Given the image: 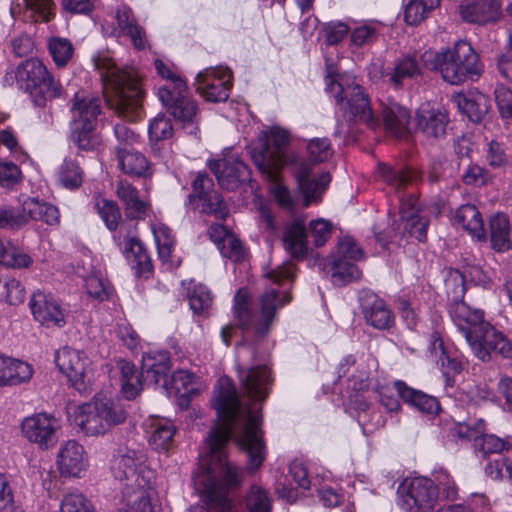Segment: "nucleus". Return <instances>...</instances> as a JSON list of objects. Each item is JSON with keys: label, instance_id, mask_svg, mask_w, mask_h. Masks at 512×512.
Returning a JSON list of instances; mask_svg holds the SVG:
<instances>
[{"label": "nucleus", "instance_id": "obj_8", "mask_svg": "<svg viewBox=\"0 0 512 512\" xmlns=\"http://www.w3.org/2000/svg\"><path fill=\"white\" fill-rule=\"evenodd\" d=\"M327 90L333 94L336 103L344 109V116L352 122L362 123L371 129L379 127L380 122L375 116L368 95L354 79L346 77L340 81L330 79Z\"/></svg>", "mask_w": 512, "mask_h": 512}, {"label": "nucleus", "instance_id": "obj_43", "mask_svg": "<svg viewBox=\"0 0 512 512\" xmlns=\"http://www.w3.org/2000/svg\"><path fill=\"white\" fill-rule=\"evenodd\" d=\"M84 173L76 160L66 158L56 172L57 182L66 189H77L83 182Z\"/></svg>", "mask_w": 512, "mask_h": 512}, {"label": "nucleus", "instance_id": "obj_62", "mask_svg": "<svg viewBox=\"0 0 512 512\" xmlns=\"http://www.w3.org/2000/svg\"><path fill=\"white\" fill-rule=\"evenodd\" d=\"M246 506L248 512H270L271 502L267 493L260 487H251L247 497Z\"/></svg>", "mask_w": 512, "mask_h": 512}, {"label": "nucleus", "instance_id": "obj_13", "mask_svg": "<svg viewBox=\"0 0 512 512\" xmlns=\"http://www.w3.org/2000/svg\"><path fill=\"white\" fill-rule=\"evenodd\" d=\"M33 319L47 329H61L67 324L68 310L51 293L34 292L29 301Z\"/></svg>", "mask_w": 512, "mask_h": 512}, {"label": "nucleus", "instance_id": "obj_16", "mask_svg": "<svg viewBox=\"0 0 512 512\" xmlns=\"http://www.w3.org/2000/svg\"><path fill=\"white\" fill-rule=\"evenodd\" d=\"M293 174L296 178L298 189L304 198L303 205L305 207L318 202L331 181L329 173L323 172L317 177L314 176L312 165L305 161L295 164Z\"/></svg>", "mask_w": 512, "mask_h": 512}, {"label": "nucleus", "instance_id": "obj_61", "mask_svg": "<svg viewBox=\"0 0 512 512\" xmlns=\"http://www.w3.org/2000/svg\"><path fill=\"white\" fill-rule=\"evenodd\" d=\"M486 430V424L483 419H478L473 424L459 422L456 423L451 428V433L453 436L458 437L461 440H469L473 441V445L475 444V439L478 437L479 433H482Z\"/></svg>", "mask_w": 512, "mask_h": 512}, {"label": "nucleus", "instance_id": "obj_40", "mask_svg": "<svg viewBox=\"0 0 512 512\" xmlns=\"http://www.w3.org/2000/svg\"><path fill=\"white\" fill-rule=\"evenodd\" d=\"M23 209L30 220L42 221L48 225L59 222V211L51 204L40 202L36 198H28L23 202Z\"/></svg>", "mask_w": 512, "mask_h": 512}, {"label": "nucleus", "instance_id": "obj_58", "mask_svg": "<svg viewBox=\"0 0 512 512\" xmlns=\"http://www.w3.org/2000/svg\"><path fill=\"white\" fill-rule=\"evenodd\" d=\"M148 133L152 142L169 139L173 135V126L170 119L165 115L158 114L150 121Z\"/></svg>", "mask_w": 512, "mask_h": 512}, {"label": "nucleus", "instance_id": "obj_35", "mask_svg": "<svg viewBox=\"0 0 512 512\" xmlns=\"http://www.w3.org/2000/svg\"><path fill=\"white\" fill-rule=\"evenodd\" d=\"M489 231L491 246L495 251L504 252L511 249V226L506 214L498 212L492 215L489 219Z\"/></svg>", "mask_w": 512, "mask_h": 512}, {"label": "nucleus", "instance_id": "obj_60", "mask_svg": "<svg viewBox=\"0 0 512 512\" xmlns=\"http://www.w3.org/2000/svg\"><path fill=\"white\" fill-rule=\"evenodd\" d=\"M22 181L20 167L12 161L0 159V187L12 189Z\"/></svg>", "mask_w": 512, "mask_h": 512}, {"label": "nucleus", "instance_id": "obj_38", "mask_svg": "<svg viewBox=\"0 0 512 512\" xmlns=\"http://www.w3.org/2000/svg\"><path fill=\"white\" fill-rule=\"evenodd\" d=\"M473 447L475 452L481 454L482 457L508 452L512 449V437L501 438L495 434H487L484 431L478 434Z\"/></svg>", "mask_w": 512, "mask_h": 512}, {"label": "nucleus", "instance_id": "obj_22", "mask_svg": "<svg viewBox=\"0 0 512 512\" xmlns=\"http://www.w3.org/2000/svg\"><path fill=\"white\" fill-rule=\"evenodd\" d=\"M115 193L122 202L125 215L129 219H144L152 211L150 201L141 197L139 191L127 181H118Z\"/></svg>", "mask_w": 512, "mask_h": 512}, {"label": "nucleus", "instance_id": "obj_26", "mask_svg": "<svg viewBox=\"0 0 512 512\" xmlns=\"http://www.w3.org/2000/svg\"><path fill=\"white\" fill-rule=\"evenodd\" d=\"M71 101V124L96 126L98 116L101 113L99 98L84 91H79L74 95Z\"/></svg>", "mask_w": 512, "mask_h": 512}, {"label": "nucleus", "instance_id": "obj_10", "mask_svg": "<svg viewBox=\"0 0 512 512\" xmlns=\"http://www.w3.org/2000/svg\"><path fill=\"white\" fill-rule=\"evenodd\" d=\"M398 506L404 512H429L438 493L435 483L426 477L404 479L397 488Z\"/></svg>", "mask_w": 512, "mask_h": 512}, {"label": "nucleus", "instance_id": "obj_24", "mask_svg": "<svg viewBox=\"0 0 512 512\" xmlns=\"http://www.w3.org/2000/svg\"><path fill=\"white\" fill-rule=\"evenodd\" d=\"M400 219L404 225L405 232L420 242L426 240V231L429 224L428 219L419 215L418 200L414 196L401 199Z\"/></svg>", "mask_w": 512, "mask_h": 512}, {"label": "nucleus", "instance_id": "obj_50", "mask_svg": "<svg viewBox=\"0 0 512 512\" xmlns=\"http://www.w3.org/2000/svg\"><path fill=\"white\" fill-rule=\"evenodd\" d=\"M95 208L109 230H115L121 220V213L118 205L105 198L95 199Z\"/></svg>", "mask_w": 512, "mask_h": 512}, {"label": "nucleus", "instance_id": "obj_9", "mask_svg": "<svg viewBox=\"0 0 512 512\" xmlns=\"http://www.w3.org/2000/svg\"><path fill=\"white\" fill-rule=\"evenodd\" d=\"M125 407L111 399L95 398L80 405L75 414V422L87 435H102L114 426L126 421Z\"/></svg>", "mask_w": 512, "mask_h": 512}, {"label": "nucleus", "instance_id": "obj_55", "mask_svg": "<svg viewBox=\"0 0 512 512\" xmlns=\"http://www.w3.org/2000/svg\"><path fill=\"white\" fill-rule=\"evenodd\" d=\"M486 475L495 481H507L512 484V459L500 458L487 463Z\"/></svg>", "mask_w": 512, "mask_h": 512}, {"label": "nucleus", "instance_id": "obj_36", "mask_svg": "<svg viewBox=\"0 0 512 512\" xmlns=\"http://www.w3.org/2000/svg\"><path fill=\"white\" fill-rule=\"evenodd\" d=\"M362 307L366 321L373 327L386 329L393 323L392 312L387 308L384 301L375 295L366 298Z\"/></svg>", "mask_w": 512, "mask_h": 512}, {"label": "nucleus", "instance_id": "obj_23", "mask_svg": "<svg viewBox=\"0 0 512 512\" xmlns=\"http://www.w3.org/2000/svg\"><path fill=\"white\" fill-rule=\"evenodd\" d=\"M416 128L428 139H439L446 133L448 117L445 113L422 104L416 112Z\"/></svg>", "mask_w": 512, "mask_h": 512}, {"label": "nucleus", "instance_id": "obj_5", "mask_svg": "<svg viewBox=\"0 0 512 512\" xmlns=\"http://www.w3.org/2000/svg\"><path fill=\"white\" fill-rule=\"evenodd\" d=\"M290 301L288 292L271 288L260 294L250 309L249 294L240 289L234 297V317L241 327L251 329L256 336L262 337L277 320L278 311Z\"/></svg>", "mask_w": 512, "mask_h": 512}, {"label": "nucleus", "instance_id": "obj_1", "mask_svg": "<svg viewBox=\"0 0 512 512\" xmlns=\"http://www.w3.org/2000/svg\"><path fill=\"white\" fill-rule=\"evenodd\" d=\"M213 407L219 422L207 436L208 477L201 495L209 509L215 512H233V504L227 494L229 490L241 485L243 472L239 466L227 459L225 447L234 429V440L248 457L247 471L255 473L266 458V448L259 428L260 415L251 406L243 407L236 388L228 377L218 380Z\"/></svg>", "mask_w": 512, "mask_h": 512}, {"label": "nucleus", "instance_id": "obj_44", "mask_svg": "<svg viewBox=\"0 0 512 512\" xmlns=\"http://www.w3.org/2000/svg\"><path fill=\"white\" fill-rule=\"evenodd\" d=\"M440 0H410L405 6L404 20L409 25H417L428 17Z\"/></svg>", "mask_w": 512, "mask_h": 512}, {"label": "nucleus", "instance_id": "obj_11", "mask_svg": "<svg viewBox=\"0 0 512 512\" xmlns=\"http://www.w3.org/2000/svg\"><path fill=\"white\" fill-rule=\"evenodd\" d=\"M54 362L77 391L89 390L93 376L91 360L83 351L67 346L60 348L55 352Z\"/></svg>", "mask_w": 512, "mask_h": 512}, {"label": "nucleus", "instance_id": "obj_31", "mask_svg": "<svg viewBox=\"0 0 512 512\" xmlns=\"http://www.w3.org/2000/svg\"><path fill=\"white\" fill-rule=\"evenodd\" d=\"M455 224L461 226L473 238L479 241L486 239V232L481 213L471 204L460 206L454 214Z\"/></svg>", "mask_w": 512, "mask_h": 512}, {"label": "nucleus", "instance_id": "obj_53", "mask_svg": "<svg viewBox=\"0 0 512 512\" xmlns=\"http://www.w3.org/2000/svg\"><path fill=\"white\" fill-rule=\"evenodd\" d=\"M378 176L392 189L398 191L411 180L410 173L405 170H394L385 164H379Z\"/></svg>", "mask_w": 512, "mask_h": 512}, {"label": "nucleus", "instance_id": "obj_6", "mask_svg": "<svg viewBox=\"0 0 512 512\" xmlns=\"http://www.w3.org/2000/svg\"><path fill=\"white\" fill-rule=\"evenodd\" d=\"M422 60L427 67L438 71L442 79L452 85H460L468 79L475 80L483 72L478 54L466 41H457L453 47L438 53L426 51Z\"/></svg>", "mask_w": 512, "mask_h": 512}, {"label": "nucleus", "instance_id": "obj_54", "mask_svg": "<svg viewBox=\"0 0 512 512\" xmlns=\"http://www.w3.org/2000/svg\"><path fill=\"white\" fill-rule=\"evenodd\" d=\"M332 258L359 261L364 258V253L356 240L346 235L339 239Z\"/></svg>", "mask_w": 512, "mask_h": 512}, {"label": "nucleus", "instance_id": "obj_18", "mask_svg": "<svg viewBox=\"0 0 512 512\" xmlns=\"http://www.w3.org/2000/svg\"><path fill=\"white\" fill-rule=\"evenodd\" d=\"M56 464L62 477L80 478L88 469V455L81 444L68 440L60 447Z\"/></svg>", "mask_w": 512, "mask_h": 512}, {"label": "nucleus", "instance_id": "obj_64", "mask_svg": "<svg viewBox=\"0 0 512 512\" xmlns=\"http://www.w3.org/2000/svg\"><path fill=\"white\" fill-rule=\"evenodd\" d=\"M494 95L501 117L512 123V90L504 85H498Z\"/></svg>", "mask_w": 512, "mask_h": 512}, {"label": "nucleus", "instance_id": "obj_30", "mask_svg": "<svg viewBox=\"0 0 512 512\" xmlns=\"http://www.w3.org/2000/svg\"><path fill=\"white\" fill-rule=\"evenodd\" d=\"M382 118L386 130L396 136L404 137L408 133L409 111L396 102H389L382 107Z\"/></svg>", "mask_w": 512, "mask_h": 512}, {"label": "nucleus", "instance_id": "obj_4", "mask_svg": "<svg viewBox=\"0 0 512 512\" xmlns=\"http://www.w3.org/2000/svg\"><path fill=\"white\" fill-rule=\"evenodd\" d=\"M111 472L122 485L121 493L127 506L134 512H148L155 474L146 465L145 455L128 447H120L111 460Z\"/></svg>", "mask_w": 512, "mask_h": 512}, {"label": "nucleus", "instance_id": "obj_27", "mask_svg": "<svg viewBox=\"0 0 512 512\" xmlns=\"http://www.w3.org/2000/svg\"><path fill=\"white\" fill-rule=\"evenodd\" d=\"M33 373V367L29 363L0 354V387L27 383Z\"/></svg>", "mask_w": 512, "mask_h": 512}, {"label": "nucleus", "instance_id": "obj_56", "mask_svg": "<svg viewBox=\"0 0 512 512\" xmlns=\"http://www.w3.org/2000/svg\"><path fill=\"white\" fill-rule=\"evenodd\" d=\"M0 297L11 306H18L24 302L25 288L20 281L9 278L1 287Z\"/></svg>", "mask_w": 512, "mask_h": 512}, {"label": "nucleus", "instance_id": "obj_33", "mask_svg": "<svg viewBox=\"0 0 512 512\" xmlns=\"http://www.w3.org/2000/svg\"><path fill=\"white\" fill-rule=\"evenodd\" d=\"M116 20L121 33L127 35L135 48L144 49L147 45L146 33L137 24L132 10L128 6H121L116 11Z\"/></svg>", "mask_w": 512, "mask_h": 512}, {"label": "nucleus", "instance_id": "obj_28", "mask_svg": "<svg viewBox=\"0 0 512 512\" xmlns=\"http://www.w3.org/2000/svg\"><path fill=\"white\" fill-rule=\"evenodd\" d=\"M500 6L494 0H473L460 6V14L463 20L485 24L498 18Z\"/></svg>", "mask_w": 512, "mask_h": 512}, {"label": "nucleus", "instance_id": "obj_25", "mask_svg": "<svg viewBox=\"0 0 512 512\" xmlns=\"http://www.w3.org/2000/svg\"><path fill=\"white\" fill-rule=\"evenodd\" d=\"M157 246L158 257L166 266L172 270L180 266V259L173 255L176 239L171 229L161 221L155 220L150 224Z\"/></svg>", "mask_w": 512, "mask_h": 512}, {"label": "nucleus", "instance_id": "obj_41", "mask_svg": "<svg viewBox=\"0 0 512 512\" xmlns=\"http://www.w3.org/2000/svg\"><path fill=\"white\" fill-rule=\"evenodd\" d=\"M117 159L120 169L131 176H145L149 169L146 157L139 152L127 151L118 147Z\"/></svg>", "mask_w": 512, "mask_h": 512}, {"label": "nucleus", "instance_id": "obj_49", "mask_svg": "<svg viewBox=\"0 0 512 512\" xmlns=\"http://www.w3.org/2000/svg\"><path fill=\"white\" fill-rule=\"evenodd\" d=\"M49 52L58 67L68 64L74 54V47L70 40L62 37H52L48 42Z\"/></svg>", "mask_w": 512, "mask_h": 512}, {"label": "nucleus", "instance_id": "obj_15", "mask_svg": "<svg viewBox=\"0 0 512 512\" xmlns=\"http://www.w3.org/2000/svg\"><path fill=\"white\" fill-rule=\"evenodd\" d=\"M23 436L42 449H48L57 441L59 420L48 413H36L26 417L21 425Z\"/></svg>", "mask_w": 512, "mask_h": 512}, {"label": "nucleus", "instance_id": "obj_29", "mask_svg": "<svg viewBox=\"0 0 512 512\" xmlns=\"http://www.w3.org/2000/svg\"><path fill=\"white\" fill-rule=\"evenodd\" d=\"M394 388L403 401L412 405L420 412L429 415L438 413L440 405L435 397L427 395L421 391L414 390L408 387L403 381H396L394 383Z\"/></svg>", "mask_w": 512, "mask_h": 512}, {"label": "nucleus", "instance_id": "obj_14", "mask_svg": "<svg viewBox=\"0 0 512 512\" xmlns=\"http://www.w3.org/2000/svg\"><path fill=\"white\" fill-rule=\"evenodd\" d=\"M232 79V72L227 67L206 68L196 76V91L208 102H223L229 97Z\"/></svg>", "mask_w": 512, "mask_h": 512}, {"label": "nucleus", "instance_id": "obj_46", "mask_svg": "<svg viewBox=\"0 0 512 512\" xmlns=\"http://www.w3.org/2000/svg\"><path fill=\"white\" fill-rule=\"evenodd\" d=\"M375 365V359L372 357H360L356 360V365L350 373L348 381L352 383L354 390L363 391L370 385L371 368Z\"/></svg>", "mask_w": 512, "mask_h": 512}, {"label": "nucleus", "instance_id": "obj_57", "mask_svg": "<svg viewBox=\"0 0 512 512\" xmlns=\"http://www.w3.org/2000/svg\"><path fill=\"white\" fill-rule=\"evenodd\" d=\"M85 288L88 295L96 300H107L110 288L106 279L99 273H91L85 278Z\"/></svg>", "mask_w": 512, "mask_h": 512}, {"label": "nucleus", "instance_id": "obj_12", "mask_svg": "<svg viewBox=\"0 0 512 512\" xmlns=\"http://www.w3.org/2000/svg\"><path fill=\"white\" fill-rule=\"evenodd\" d=\"M158 98L167 107L171 115L183 124L189 134L198 131V106L195 100L188 95V90H172L163 86L158 89Z\"/></svg>", "mask_w": 512, "mask_h": 512}, {"label": "nucleus", "instance_id": "obj_17", "mask_svg": "<svg viewBox=\"0 0 512 512\" xmlns=\"http://www.w3.org/2000/svg\"><path fill=\"white\" fill-rule=\"evenodd\" d=\"M209 168L219 185L227 190L233 191L250 181V170L247 165L233 156L212 160L209 162Z\"/></svg>", "mask_w": 512, "mask_h": 512}, {"label": "nucleus", "instance_id": "obj_20", "mask_svg": "<svg viewBox=\"0 0 512 512\" xmlns=\"http://www.w3.org/2000/svg\"><path fill=\"white\" fill-rule=\"evenodd\" d=\"M239 379L244 394L254 401L265 400L273 384L272 373L266 365L255 366L247 371L242 370Z\"/></svg>", "mask_w": 512, "mask_h": 512}, {"label": "nucleus", "instance_id": "obj_42", "mask_svg": "<svg viewBox=\"0 0 512 512\" xmlns=\"http://www.w3.org/2000/svg\"><path fill=\"white\" fill-rule=\"evenodd\" d=\"M62 95L63 87L61 83L49 73L29 97L35 106L45 107L49 101L60 98Z\"/></svg>", "mask_w": 512, "mask_h": 512}, {"label": "nucleus", "instance_id": "obj_32", "mask_svg": "<svg viewBox=\"0 0 512 512\" xmlns=\"http://www.w3.org/2000/svg\"><path fill=\"white\" fill-rule=\"evenodd\" d=\"M454 101L463 114L471 121L479 122L489 111V98L481 92H471L469 95L456 94Z\"/></svg>", "mask_w": 512, "mask_h": 512}, {"label": "nucleus", "instance_id": "obj_19", "mask_svg": "<svg viewBox=\"0 0 512 512\" xmlns=\"http://www.w3.org/2000/svg\"><path fill=\"white\" fill-rule=\"evenodd\" d=\"M50 72L38 58H29L11 69L5 75V81L13 84L15 81L17 86L29 95L34 89L45 80Z\"/></svg>", "mask_w": 512, "mask_h": 512}, {"label": "nucleus", "instance_id": "obj_48", "mask_svg": "<svg viewBox=\"0 0 512 512\" xmlns=\"http://www.w3.org/2000/svg\"><path fill=\"white\" fill-rule=\"evenodd\" d=\"M31 263L32 260L29 255L10 244L6 245L0 240V264L11 268H26Z\"/></svg>", "mask_w": 512, "mask_h": 512}, {"label": "nucleus", "instance_id": "obj_37", "mask_svg": "<svg viewBox=\"0 0 512 512\" xmlns=\"http://www.w3.org/2000/svg\"><path fill=\"white\" fill-rule=\"evenodd\" d=\"M149 428V444L155 450L167 451L173 443L176 431L174 424L168 419L155 418L151 421Z\"/></svg>", "mask_w": 512, "mask_h": 512}, {"label": "nucleus", "instance_id": "obj_34", "mask_svg": "<svg viewBox=\"0 0 512 512\" xmlns=\"http://www.w3.org/2000/svg\"><path fill=\"white\" fill-rule=\"evenodd\" d=\"M169 370L170 360L166 352H157L143 356L141 376L144 381L157 384L166 378Z\"/></svg>", "mask_w": 512, "mask_h": 512}, {"label": "nucleus", "instance_id": "obj_7", "mask_svg": "<svg viewBox=\"0 0 512 512\" xmlns=\"http://www.w3.org/2000/svg\"><path fill=\"white\" fill-rule=\"evenodd\" d=\"M289 141L288 131L272 127L263 131L258 142L250 148L253 162L269 181H276L281 169L292 160L286 151Z\"/></svg>", "mask_w": 512, "mask_h": 512}, {"label": "nucleus", "instance_id": "obj_47", "mask_svg": "<svg viewBox=\"0 0 512 512\" xmlns=\"http://www.w3.org/2000/svg\"><path fill=\"white\" fill-rule=\"evenodd\" d=\"M420 74V68L413 57H404L396 62L390 75L391 83L400 87L407 79H413Z\"/></svg>", "mask_w": 512, "mask_h": 512}, {"label": "nucleus", "instance_id": "obj_63", "mask_svg": "<svg viewBox=\"0 0 512 512\" xmlns=\"http://www.w3.org/2000/svg\"><path fill=\"white\" fill-rule=\"evenodd\" d=\"M29 222L24 209L4 208L0 210V228L15 229Z\"/></svg>", "mask_w": 512, "mask_h": 512}, {"label": "nucleus", "instance_id": "obj_51", "mask_svg": "<svg viewBox=\"0 0 512 512\" xmlns=\"http://www.w3.org/2000/svg\"><path fill=\"white\" fill-rule=\"evenodd\" d=\"M60 512H94L91 501L81 492L66 493L60 503Z\"/></svg>", "mask_w": 512, "mask_h": 512}, {"label": "nucleus", "instance_id": "obj_2", "mask_svg": "<svg viewBox=\"0 0 512 512\" xmlns=\"http://www.w3.org/2000/svg\"><path fill=\"white\" fill-rule=\"evenodd\" d=\"M107 105L129 121L140 117L143 91L141 77L131 67H121L108 56L95 60Z\"/></svg>", "mask_w": 512, "mask_h": 512}, {"label": "nucleus", "instance_id": "obj_21", "mask_svg": "<svg viewBox=\"0 0 512 512\" xmlns=\"http://www.w3.org/2000/svg\"><path fill=\"white\" fill-rule=\"evenodd\" d=\"M282 244L284 250L294 259H304L309 253L308 233L305 220L294 218L282 227Z\"/></svg>", "mask_w": 512, "mask_h": 512}, {"label": "nucleus", "instance_id": "obj_45", "mask_svg": "<svg viewBox=\"0 0 512 512\" xmlns=\"http://www.w3.org/2000/svg\"><path fill=\"white\" fill-rule=\"evenodd\" d=\"M71 140L80 150L84 151H92L100 144V138L95 133V126L83 124H72Z\"/></svg>", "mask_w": 512, "mask_h": 512}, {"label": "nucleus", "instance_id": "obj_59", "mask_svg": "<svg viewBox=\"0 0 512 512\" xmlns=\"http://www.w3.org/2000/svg\"><path fill=\"white\" fill-rule=\"evenodd\" d=\"M309 235L315 247L323 246L331 237L332 223L328 220L319 218L309 222Z\"/></svg>", "mask_w": 512, "mask_h": 512}, {"label": "nucleus", "instance_id": "obj_3", "mask_svg": "<svg viewBox=\"0 0 512 512\" xmlns=\"http://www.w3.org/2000/svg\"><path fill=\"white\" fill-rule=\"evenodd\" d=\"M450 314L476 358L487 362L492 353L512 358V342L485 320L483 311L473 309L463 301H456L451 306Z\"/></svg>", "mask_w": 512, "mask_h": 512}, {"label": "nucleus", "instance_id": "obj_52", "mask_svg": "<svg viewBox=\"0 0 512 512\" xmlns=\"http://www.w3.org/2000/svg\"><path fill=\"white\" fill-rule=\"evenodd\" d=\"M0 512H24L15 501L14 490L5 473L0 472Z\"/></svg>", "mask_w": 512, "mask_h": 512}, {"label": "nucleus", "instance_id": "obj_39", "mask_svg": "<svg viewBox=\"0 0 512 512\" xmlns=\"http://www.w3.org/2000/svg\"><path fill=\"white\" fill-rule=\"evenodd\" d=\"M357 261L331 258V281L337 286H343L357 281L362 277V271L355 264Z\"/></svg>", "mask_w": 512, "mask_h": 512}]
</instances>
